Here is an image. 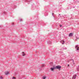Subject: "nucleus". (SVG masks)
Returning <instances> with one entry per match:
<instances>
[{
	"label": "nucleus",
	"mask_w": 79,
	"mask_h": 79,
	"mask_svg": "<svg viewBox=\"0 0 79 79\" xmlns=\"http://www.w3.org/2000/svg\"><path fill=\"white\" fill-rule=\"evenodd\" d=\"M50 69L51 71H53V70H55V69H56L55 66H53V68H51Z\"/></svg>",
	"instance_id": "nucleus-1"
},
{
	"label": "nucleus",
	"mask_w": 79,
	"mask_h": 79,
	"mask_svg": "<svg viewBox=\"0 0 79 79\" xmlns=\"http://www.w3.org/2000/svg\"><path fill=\"white\" fill-rule=\"evenodd\" d=\"M55 68L56 69H60V65H58L56 66H55Z\"/></svg>",
	"instance_id": "nucleus-2"
},
{
	"label": "nucleus",
	"mask_w": 79,
	"mask_h": 79,
	"mask_svg": "<svg viewBox=\"0 0 79 79\" xmlns=\"http://www.w3.org/2000/svg\"><path fill=\"white\" fill-rule=\"evenodd\" d=\"M73 36V33H70L69 35V37H72Z\"/></svg>",
	"instance_id": "nucleus-3"
},
{
	"label": "nucleus",
	"mask_w": 79,
	"mask_h": 79,
	"mask_svg": "<svg viewBox=\"0 0 79 79\" xmlns=\"http://www.w3.org/2000/svg\"><path fill=\"white\" fill-rule=\"evenodd\" d=\"M76 75H74L73 77H72V79H76Z\"/></svg>",
	"instance_id": "nucleus-4"
},
{
	"label": "nucleus",
	"mask_w": 79,
	"mask_h": 79,
	"mask_svg": "<svg viewBox=\"0 0 79 79\" xmlns=\"http://www.w3.org/2000/svg\"><path fill=\"white\" fill-rule=\"evenodd\" d=\"M5 75H8V74H9V72H8V71H7L6 72H5Z\"/></svg>",
	"instance_id": "nucleus-5"
},
{
	"label": "nucleus",
	"mask_w": 79,
	"mask_h": 79,
	"mask_svg": "<svg viewBox=\"0 0 79 79\" xmlns=\"http://www.w3.org/2000/svg\"><path fill=\"white\" fill-rule=\"evenodd\" d=\"M60 42L61 43H62V44H64V41L63 40H61Z\"/></svg>",
	"instance_id": "nucleus-6"
},
{
	"label": "nucleus",
	"mask_w": 79,
	"mask_h": 79,
	"mask_svg": "<svg viewBox=\"0 0 79 79\" xmlns=\"http://www.w3.org/2000/svg\"><path fill=\"white\" fill-rule=\"evenodd\" d=\"M23 54H22V56H25V55H26L25 54H24V52H23Z\"/></svg>",
	"instance_id": "nucleus-7"
},
{
	"label": "nucleus",
	"mask_w": 79,
	"mask_h": 79,
	"mask_svg": "<svg viewBox=\"0 0 79 79\" xmlns=\"http://www.w3.org/2000/svg\"><path fill=\"white\" fill-rule=\"evenodd\" d=\"M45 66V64H43L42 65L41 67H44V66Z\"/></svg>",
	"instance_id": "nucleus-8"
},
{
	"label": "nucleus",
	"mask_w": 79,
	"mask_h": 79,
	"mask_svg": "<svg viewBox=\"0 0 79 79\" xmlns=\"http://www.w3.org/2000/svg\"><path fill=\"white\" fill-rule=\"evenodd\" d=\"M45 78H46V77H45V76L43 77V79H45Z\"/></svg>",
	"instance_id": "nucleus-9"
},
{
	"label": "nucleus",
	"mask_w": 79,
	"mask_h": 79,
	"mask_svg": "<svg viewBox=\"0 0 79 79\" xmlns=\"http://www.w3.org/2000/svg\"><path fill=\"white\" fill-rule=\"evenodd\" d=\"M79 47H78V45H77L75 47V48H78Z\"/></svg>",
	"instance_id": "nucleus-10"
},
{
	"label": "nucleus",
	"mask_w": 79,
	"mask_h": 79,
	"mask_svg": "<svg viewBox=\"0 0 79 79\" xmlns=\"http://www.w3.org/2000/svg\"><path fill=\"white\" fill-rule=\"evenodd\" d=\"M50 64L51 65V66H52L53 65V63L52 62H51V63H50Z\"/></svg>",
	"instance_id": "nucleus-11"
},
{
	"label": "nucleus",
	"mask_w": 79,
	"mask_h": 79,
	"mask_svg": "<svg viewBox=\"0 0 79 79\" xmlns=\"http://www.w3.org/2000/svg\"><path fill=\"white\" fill-rule=\"evenodd\" d=\"M77 50H79V47L77 48Z\"/></svg>",
	"instance_id": "nucleus-12"
},
{
	"label": "nucleus",
	"mask_w": 79,
	"mask_h": 79,
	"mask_svg": "<svg viewBox=\"0 0 79 79\" xmlns=\"http://www.w3.org/2000/svg\"><path fill=\"white\" fill-rule=\"evenodd\" d=\"M0 79H3V77H0Z\"/></svg>",
	"instance_id": "nucleus-13"
},
{
	"label": "nucleus",
	"mask_w": 79,
	"mask_h": 79,
	"mask_svg": "<svg viewBox=\"0 0 79 79\" xmlns=\"http://www.w3.org/2000/svg\"><path fill=\"white\" fill-rule=\"evenodd\" d=\"M12 79H16V77H13Z\"/></svg>",
	"instance_id": "nucleus-14"
},
{
	"label": "nucleus",
	"mask_w": 79,
	"mask_h": 79,
	"mask_svg": "<svg viewBox=\"0 0 79 79\" xmlns=\"http://www.w3.org/2000/svg\"><path fill=\"white\" fill-rule=\"evenodd\" d=\"M20 21H23V20H22V19H20Z\"/></svg>",
	"instance_id": "nucleus-15"
},
{
	"label": "nucleus",
	"mask_w": 79,
	"mask_h": 79,
	"mask_svg": "<svg viewBox=\"0 0 79 79\" xmlns=\"http://www.w3.org/2000/svg\"><path fill=\"white\" fill-rule=\"evenodd\" d=\"M60 27H62V25H60Z\"/></svg>",
	"instance_id": "nucleus-16"
},
{
	"label": "nucleus",
	"mask_w": 79,
	"mask_h": 79,
	"mask_svg": "<svg viewBox=\"0 0 79 79\" xmlns=\"http://www.w3.org/2000/svg\"><path fill=\"white\" fill-rule=\"evenodd\" d=\"M54 14V13H52V16H53V14Z\"/></svg>",
	"instance_id": "nucleus-17"
},
{
	"label": "nucleus",
	"mask_w": 79,
	"mask_h": 79,
	"mask_svg": "<svg viewBox=\"0 0 79 79\" xmlns=\"http://www.w3.org/2000/svg\"><path fill=\"white\" fill-rule=\"evenodd\" d=\"M12 25H14V23H12Z\"/></svg>",
	"instance_id": "nucleus-18"
},
{
	"label": "nucleus",
	"mask_w": 79,
	"mask_h": 79,
	"mask_svg": "<svg viewBox=\"0 0 79 79\" xmlns=\"http://www.w3.org/2000/svg\"><path fill=\"white\" fill-rule=\"evenodd\" d=\"M48 44H51V43H48Z\"/></svg>",
	"instance_id": "nucleus-19"
},
{
	"label": "nucleus",
	"mask_w": 79,
	"mask_h": 79,
	"mask_svg": "<svg viewBox=\"0 0 79 79\" xmlns=\"http://www.w3.org/2000/svg\"><path fill=\"white\" fill-rule=\"evenodd\" d=\"M68 66H69V65L68 64Z\"/></svg>",
	"instance_id": "nucleus-20"
},
{
	"label": "nucleus",
	"mask_w": 79,
	"mask_h": 79,
	"mask_svg": "<svg viewBox=\"0 0 79 79\" xmlns=\"http://www.w3.org/2000/svg\"><path fill=\"white\" fill-rule=\"evenodd\" d=\"M73 62H74V60H73Z\"/></svg>",
	"instance_id": "nucleus-21"
},
{
	"label": "nucleus",
	"mask_w": 79,
	"mask_h": 79,
	"mask_svg": "<svg viewBox=\"0 0 79 79\" xmlns=\"http://www.w3.org/2000/svg\"><path fill=\"white\" fill-rule=\"evenodd\" d=\"M61 66H60V68H61Z\"/></svg>",
	"instance_id": "nucleus-22"
},
{
	"label": "nucleus",
	"mask_w": 79,
	"mask_h": 79,
	"mask_svg": "<svg viewBox=\"0 0 79 79\" xmlns=\"http://www.w3.org/2000/svg\"><path fill=\"white\" fill-rule=\"evenodd\" d=\"M49 42H50V41H49Z\"/></svg>",
	"instance_id": "nucleus-23"
}]
</instances>
